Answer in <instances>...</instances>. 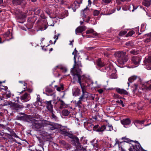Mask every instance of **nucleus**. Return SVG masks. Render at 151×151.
I'll return each instance as SVG.
<instances>
[{
    "instance_id": "41",
    "label": "nucleus",
    "mask_w": 151,
    "mask_h": 151,
    "mask_svg": "<svg viewBox=\"0 0 151 151\" xmlns=\"http://www.w3.org/2000/svg\"><path fill=\"white\" fill-rule=\"evenodd\" d=\"M19 83H23V85L25 87L24 88V91H25L26 90L25 89L27 88V83H26L25 82H24L22 81H19Z\"/></svg>"
},
{
    "instance_id": "10",
    "label": "nucleus",
    "mask_w": 151,
    "mask_h": 151,
    "mask_svg": "<svg viewBox=\"0 0 151 151\" xmlns=\"http://www.w3.org/2000/svg\"><path fill=\"white\" fill-rule=\"evenodd\" d=\"M86 29V27L85 26H80L76 28L75 30L76 34L78 35L79 33H82Z\"/></svg>"
},
{
    "instance_id": "14",
    "label": "nucleus",
    "mask_w": 151,
    "mask_h": 151,
    "mask_svg": "<svg viewBox=\"0 0 151 151\" xmlns=\"http://www.w3.org/2000/svg\"><path fill=\"white\" fill-rule=\"evenodd\" d=\"M121 123L123 124L125 127H126L125 126L131 123V121L128 118L124 119L121 121Z\"/></svg>"
},
{
    "instance_id": "3",
    "label": "nucleus",
    "mask_w": 151,
    "mask_h": 151,
    "mask_svg": "<svg viewBox=\"0 0 151 151\" xmlns=\"http://www.w3.org/2000/svg\"><path fill=\"white\" fill-rule=\"evenodd\" d=\"M32 122V127L36 130H38L42 127L45 126L47 122V121L45 120L37 121L35 119H33Z\"/></svg>"
},
{
    "instance_id": "30",
    "label": "nucleus",
    "mask_w": 151,
    "mask_h": 151,
    "mask_svg": "<svg viewBox=\"0 0 151 151\" xmlns=\"http://www.w3.org/2000/svg\"><path fill=\"white\" fill-rule=\"evenodd\" d=\"M58 101L60 102V107L61 108H63L64 106H65V104L64 102L62 100L59 99L58 100Z\"/></svg>"
},
{
    "instance_id": "1",
    "label": "nucleus",
    "mask_w": 151,
    "mask_h": 151,
    "mask_svg": "<svg viewBox=\"0 0 151 151\" xmlns=\"http://www.w3.org/2000/svg\"><path fill=\"white\" fill-rule=\"evenodd\" d=\"M115 55L118 58V61L121 65H124L128 60L126 52H117L115 53Z\"/></svg>"
},
{
    "instance_id": "34",
    "label": "nucleus",
    "mask_w": 151,
    "mask_h": 151,
    "mask_svg": "<svg viewBox=\"0 0 151 151\" xmlns=\"http://www.w3.org/2000/svg\"><path fill=\"white\" fill-rule=\"evenodd\" d=\"M100 13V11L97 10H95L93 11V15L94 16H98Z\"/></svg>"
},
{
    "instance_id": "16",
    "label": "nucleus",
    "mask_w": 151,
    "mask_h": 151,
    "mask_svg": "<svg viewBox=\"0 0 151 151\" xmlns=\"http://www.w3.org/2000/svg\"><path fill=\"white\" fill-rule=\"evenodd\" d=\"M123 143L122 142H120L117 139L116 140L115 145H118L119 150L121 151H125V149L122 147L121 145Z\"/></svg>"
},
{
    "instance_id": "29",
    "label": "nucleus",
    "mask_w": 151,
    "mask_h": 151,
    "mask_svg": "<svg viewBox=\"0 0 151 151\" xmlns=\"http://www.w3.org/2000/svg\"><path fill=\"white\" fill-rule=\"evenodd\" d=\"M5 93V95L7 98H10L11 96V93L10 91L6 90Z\"/></svg>"
},
{
    "instance_id": "61",
    "label": "nucleus",
    "mask_w": 151,
    "mask_h": 151,
    "mask_svg": "<svg viewBox=\"0 0 151 151\" xmlns=\"http://www.w3.org/2000/svg\"><path fill=\"white\" fill-rule=\"evenodd\" d=\"M146 89L147 90H151V85H150L148 86H147Z\"/></svg>"
},
{
    "instance_id": "45",
    "label": "nucleus",
    "mask_w": 151,
    "mask_h": 151,
    "mask_svg": "<svg viewBox=\"0 0 151 151\" xmlns=\"http://www.w3.org/2000/svg\"><path fill=\"white\" fill-rule=\"evenodd\" d=\"M94 32V30L92 29H91L89 30H87L86 31V33L87 34H89L93 33Z\"/></svg>"
},
{
    "instance_id": "13",
    "label": "nucleus",
    "mask_w": 151,
    "mask_h": 151,
    "mask_svg": "<svg viewBox=\"0 0 151 151\" xmlns=\"http://www.w3.org/2000/svg\"><path fill=\"white\" fill-rule=\"evenodd\" d=\"M116 91L121 94L127 95L128 94V92L126 90L119 88L116 89Z\"/></svg>"
},
{
    "instance_id": "4",
    "label": "nucleus",
    "mask_w": 151,
    "mask_h": 151,
    "mask_svg": "<svg viewBox=\"0 0 151 151\" xmlns=\"http://www.w3.org/2000/svg\"><path fill=\"white\" fill-rule=\"evenodd\" d=\"M82 73V71L81 70H79L76 73H73L71 75L73 76V78L77 77L78 78V82L80 84H82V82L86 81L87 78L83 75L81 76L80 75Z\"/></svg>"
},
{
    "instance_id": "9",
    "label": "nucleus",
    "mask_w": 151,
    "mask_h": 151,
    "mask_svg": "<svg viewBox=\"0 0 151 151\" xmlns=\"http://www.w3.org/2000/svg\"><path fill=\"white\" fill-rule=\"evenodd\" d=\"M52 101H45V104L46 105V107L47 110L51 112L53 111V105L51 104Z\"/></svg>"
},
{
    "instance_id": "54",
    "label": "nucleus",
    "mask_w": 151,
    "mask_h": 151,
    "mask_svg": "<svg viewBox=\"0 0 151 151\" xmlns=\"http://www.w3.org/2000/svg\"><path fill=\"white\" fill-rule=\"evenodd\" d=\"M53 22V20L52 19H50L49 21H48V22H47V23L48 25L50 26H53V25H52V24L50 23V22Z\"/></svg>"
},
{
    "instance_id": "31",
    "label": "nucleus",
    "mask_w": 151,
    "mask_h": 151,
    "mask_svg": "<svg viewBox=\"0 0 151 151\" xmlns=\"http://www.w3.org/2000/svg\"><path fill=\"white\" fill-rule=\"evenodd\" d=\"M92 126H93V130L94 131H96L98 132V130L99 129V125H96L94 126L93 125H92Z\"/></svg>"
},
{
    "instance_id": "18",
    "label": "nucleus",
    "mask_w": 151,
    "mask_h": 151,
    "mask_svg": "<svg viewBox=\"0 0 151 151\" xmlns=\"http://www.w3.org/2000/svg\"><path fill=\"white\" fill-rule=\"evenodd\" d=\"M29 94L27 93H25L21 97V99L23 100V101H26L27 99H28Z\"/></svg>"
},
{
    "instance_id": "39",
    "label": "nucleus",
    "mask_w": 151,
    "mask_h": 151,
    "mask_svg": "<svg viewBox=\"0 0 151 151\" xmlns=\"http://www.w3.org/2000/svg\"><path fill=\"white\" fill-rule=\"evenodd\" d=\"M126 45L128 46L132 47L133 45V44L132 42L129 41L126 43Z\"/></svg>"
},
{
    "instance_id": "60",
    "label": "nucleus",
    "mask_w": 151,
    "mask_h": 151,
    "mask_svg": "<svg viewBox=\"0 0 151 151\" xmlns=\"http://www.w3.org/2000/svg\"><path fill=\"white\" fill-rule=\"evenodd\" d=\"M98 91L100 93H101L103 92L104 90L102 89H100L98 90Z\"/></svg>"
},
{
    "instance_id": "6",
    "label": "nucleus",
    "mask_w": 151,
    "mask_h": 151,
    "mask_svg": "<svg viewBox=\"0 0 151 151\" xmlns=\"http://www.w3.org/2000/svg\"><path fill=\"white\" fill-rule=\"evenodd\" d=\"M88 96V93H82V94L79 98V100L77 102V105H79L82 104V102L86 101Z\"/></svg>"
},
{
    "instance_id": "48",
    "label": "nucleus",
    "mask_w": 151,
    "mask_h": 151,
    "mask_svg": "<svg viewBox=\"0 0 151 151\" xmlns=\"http://www.w3.org/2000/svg\"><path fill=\"white\" fill-rule=\"evenodd\" d=\"M95 47H86V49L88 50H92L95 48Z\"/></svg>"
},
{
    "instance_id": "63",
    "label": "nucleus",
    "mask_w": 151,
    "mask_h": 151,
    "mask_svg": "<svg viewBox=\"0 0 151 151\" xmlns=\"http://www.w3.org/2000/svg\"><path fill=\"white\" fill-rule=\"evenodd\" d=\"M120 102H121V103H120L121 104L122 106L123 107H124V105L123 104V101L122 100L121 101H120Z\"/></svg>"
},
{
    "instance_id": "15",
    "label": "nucleus",
    "mask_w": 151,
    "mask_h": 151,
    "mask_svg": "<svg viewBox=\"0 0 151 151\" xmlns=\"http://www.w3.org/2000/svg\"><path fill=\"white\" fill-rule=\"evenodd\" d=\"M103 68H101V69H99L101 71L103 72H105L106 70V69H108V74H109V75H110V73H111L112 72V70L111 67H108L107 66V67L106 68V66H104L102 67Z\"/></svg>"
},
{
    "instance_id": "20",
    "label": "nucleus",
    "mask_w": 151,
    "mask_h": 151,
    "mask_svg": "<svg viewBox=\"0 0 151 151\" xmlns=\"http://www.w3.org/2000/svg\"><path fill=\"white\" fill-rule=\"evenodd\" d=\"M151 0H144L142 2V4L145 6L148 7L151 3Z\"/></svg>"
},
{
    "instance_id": "62",
    "label": "nucleus",
    "mask_w": 151,
    "mask_h": 151,
    "mask_svg": "<svg viewBox=\"0 0 151 151\" xmlns=\"http://www.w3.org/2000/svg\"><path fill=\"white\" fill-rule=\"evenodd\" d=\"M114 97L115 98H119V96L117 94H114Z\"/></svg>"
},
{
    "instance_id": "52",
    "label": "nucleus",
    "mask_w": 151,
    "mask_h": 151,
    "mask_svg": "<svg viewBox=\"0 0 151 151\" xmlns=\"http://www.w3.org/2000/svg\"><path fill=\"white\" fill-rule=\"evenodd\" d=\"M78 52L76 50V48H75L74 49V51L73 52L72 54L74 55V56H75V58H76V54Z\"/></svg>"
},
{
    "instance_id": "49",
    "label": "nucleus",
    "mask_w": 151,
    "mask_h": 151,
    "mask_svg": "<svg viewBox=\"0 0 151 151\" xmlns=\"http://www.w3.org/2000/svg\"><path fill=\"white\" fill-rule=\"evenodd\" d=\"M112 0H103V2L106 4L110 3L111 2Z\"/></svg>"
},
{
    "instance_id": "35",
    "label": "nucleus",
    "mask_w": 151,
    "mask_h": 151,
    "mask_svg": "<svg viewBox=\"0 0 151 151\" xmlns=\"http://www.w3.org/2000/svg\"><path fill=\"white\" fill-rule=\"evenodd\" d=\"M33 26V24L32 22H28L27 24V27L29 29H30Z\"/></svg>"
},
{
    "instance_id": "58",
    "label": "nucleus",
    "mask_w": 151,
    "mask_h": 151,
    "mask_svg": "<svg viewBox=\"0 0 151 151\" xmlns=\"http://www.w3.org/2000/svg\"><path fill=\"white\" fill-rule=\"evenodd\" d=\"M145 122V120H142V121H140L138 120L137 121L138 123H139L140 124H142L144 123Z\"/></svg>"
},
{
    "instance_id": "23",
    "label": "nucleus",
    "mask_w": 151,
    "mask_h": 151,
    "mask_svg": "<svg viewBox=\"0 0 151 151\" xmlns=\"http://www.w3.org/2000/svg\"><path fill=\"white\" fill-rule=\"evenodd\" d=\"M140 147V145L139 144L134 145L133 147L134 151H139Z\"/></svg>"
},
{
    "instance_id": "40",
    "label": "nucleus",
    "mask_w": 151,
    "mask_h": 151,
    "mask_svg": "<svg viewBox=\"0 0 151 151\" xmlns=\"http://www.w3.org/2000/svg\"><path fill=\"white\" fill-rule=\"evenodd\" d=\"M57 90L59 91H60L61 90H63V84H61L60 87H57L56 88Z\"/></svg>"
},
{
    "instance_id": "64",
    "label": "nucleus",
    "mask_w": 151,
    "mask_h": 151,
    "mask_svg": "<svg viewBox=\"0 0 151 151\" xmlns=\"http://www.w3.org/2000/svg\"><path fill=\"white\" fill-rule=\"evenodd\" d=\"M145 35H147V36L151 37V32L148 34H146Z\"/></svg>"
},
{
    "instance_id": "5",
    "label": "nucleus",
    "mask_w": 151,
    "mask_h": 151,
    "mask_svg": "<svg viewBox=\"0 0 151 151\" xmlns=\"http://www.w3.org/2000/svg\"><path fill=\"white\" fill-rule=\"evenodd\" d=\"M73 59L74 60V64L73 68H72L70 70L71 74H73V73H76L79 70H81V69H79V68L80 67H82L81 63L80 62H76L75 56L74 57Z\"/></svg>"
},
{
    "instance_id": "8",
    "label": "nucleus",
    "mask_w": 151,
    "mask_h": 151,
    "mask_svg": "<svg viewBox=\"0 0 151 151\" xmlns=\"http://www.w3.org/2000/svg\"><path fill=\"white\" fill-rule=\"evenodd\" d=\"M45 91L46 92L48 93L46 95L48 96H52L53 99L54 100L56 97L55 93V92L49 86H47L45 88Z\"/></svg>"
},
{
    "instance_id": "53",
    "label": "nucleus",
    "mask_w": 151,
    "mask_h": 151,
    "mask_svg": "<svg viewBox=\"0 0 151 151\" xmlns=\"http://www.w3.org/2000/svg\"><path fill=\"white\" fill-rule=\"evenodd\" d=\"M151 41V38L150 37L148 38L145 40V42H148Z\"/></svg>"
},
{
    "instance_id": "36",
    "label": "nucleus",
    "mask_w": 151,
    "mask_h": 151,
    "mask_svg": "<svg viewBox=\"0 0 151 151\" xmlns=\"http://www.w3.org/2000/svg\"><path fill=\"white\" fill-rule=\"evenodd\" d=\"M41 11V10L40 9H36L34 11L36 15H39Z\"/></svg>"
},
{
    "instance_id": "51",
    "label": "nucleus",
    "mask_w": 151,
    "mask_h": 151,
    "mask_svg": "<svg viewBox=\"0 0 151 151\" xmlns=\"http://www.w3.org/2000/svg\"><path fill=\"white\" fill-rule=\"evenodd\" d=\"M51 113L52 114V118L55 120H56L57 119V116L53 113V111Z\"/></svg>"
},
{
    "instance_id": "32",
    "label": "nucleus",
    "mask_w": 151,
    "mask_h": 151,
    "mask_svg": "<svg viewBox=\"0 0 151 151\" xmlns=\"http://www.w3.org/2000/svg\"><path fill=\"white\" fill-rule=\"evenodd\" d=\"M135 32L133 30H132L129 31L127 35V37H128L129 36H132L134 34Z\"/></svg>"
},
{
    "instance_id": "22",
    "label": "nucleus",
    "mask_w": 151,
    "mask_h": 151,
    "mask_svg": "<svg viewBox=\"0 0 151 151\" xmlns=\"http://www.w3.org/2000/svg\"><path fill=\"white\" fill-rule=\"evenodd\" d=\"M12 2L13 4L16 5L20 4L22 3L21 0H13Z\"/></svg>"
},
{
    "instance_id": "55",
    "label": "nucleus",
    "mask_w": 151,
    "mask_h": 151,
    "mask_svg": "<svg viewBox=\"0 0 151 151\" xmlns=\"http://www.w3.org/2000/svg\"><path fill=\"white\" fill-rule=\"evenodd\" d=\"M25 117L24 116H22L18 117H17V119L19 120H22L24 119H25Z\"/></svg>"
},
{
    "instance_id": "43",
    "label": "nucleus",
    "mask_w": 151,
    "mask_h": 151,
    "mask_svg": "<svg viewBox=\"0 0 151 151\" xmlns=\"http://www.w3.org/2000/svg\"><path fill=\"white\" fill-rule=\"evenodd\" d=\"M14 106L16 108L22 109L23 108V106L22 105H19L18 104H14Z\"/></svg>"
},
{
    "instance_id": "7",
    "label": "nucleus",
    "mask_w": 151,
    "mask_h": 151,
    "mask_svg": "<svg viewBox=\"0 0 151 151\" xmlns=\"http://www.w3.org/2000/svg\"><path fill=\"white\" fill-rule=\"evenodd\" d=\"M72 141L77 149L83 150V151H84L85 149L82 146L81 144L79 142V140L78 137H73Z\"/></svg>"
},
{
    "instance_id": "47",
    "label": "nucleus",
    "mask_w": 151,
    "mask_h": 151,
    "mask_svg": "<svg viewBox=\"0 0 151 151\" xmlns=\"http://www.w3.org/2000/svg\"><path fill=\"white\" fill-rule=\"evenodd\" d=\"M127 33V32L126 31H121L119 33V35L122 36L125 35Z\"/></svg>"
},
{
    "instance_id": "33",
    "label": "nucleus",
    "mask_w": 151,
    "mask_h": 151,
    "mask_svg": "<svg viewBox=\"0 0 151 151\" xmlns=\"http://www.w3.org/2000/svg\"><path fill=\"white\" fill-rule=\"evenodd\" d=\"M130 52L133 55H136L138 54V51L134 50H132Z\"/></svg>"
},
{
    "instance_id": "56",
    "label": "nucleus",
    "mask_w": 151,
    "mask_h": 151,
    "mask_svg": "<svg viewBox=\"0 0 151 151\" xmlns=\"http://www.w3.org/2000/svg\"><path fill=\"white\" fill-rule=\"evenodd\" d=\"M131 7H132V8H133V9L132 10V12H133L134 11V10H135V9H136L137 8V7H134V5H132L131 6H130V9L131 8Z\"/></svg>"
},
{
    "instance_id": "17",
    "label": "nucleus",
    "mask_w": 151,
    "mask_h": 151,
    "mask_svg": "<svg viewBox=\"0 0 151 151\" xmlns=\"http://www.w3.org/2000/svg\"><path fill=\"white\" fill-rule=\"evenodd\" d=\"M47 124H46L45 126H46L50 129L53 130L56 128V127L55 125L52 124H49L48 122L47 121Z\"/></svg>"
},
{
    "instance_id": "27",
    "label": "nucleus",
    "mask_w": 151,
    "mask_h": 151,
    "mask_svg": "<svg viewBox=\"0 0 151 151\" xmlns=\"http://www.w3.org/2000/svg\"><path fill=\"white\" fill-rule=\"evenodd\" d=\"M37 103L38 104H39L40 106H41L42 105V103L40 101L41 100L39 95L37 96Z\"/></svg>"
},
{
    "instance_id": "21",
    "label": "nucleus",
    "mask_w": 151,
    "mask_h": 151,
    "mask_svg": "<svg viewBox=\"0 0 151 151\" xmlns=\"http://www.w3.org/2000/svg\"><path fill=\"white\" fill-rule=\"evenodd\" d=\"M144 62L146 64L151 63V56L148 57L147 58H146Z\"/></svg>"
},
{
    "instance_id": "26",
    "label": "nucleus",
    "mask_w": 151,
    "mask_h": 151,
    "mask_svg": "<svg viewBox=\"0 0 151 151\" xmlns=\"http://www.w3.org/2000/svg\"><path fill=\"white\" fill-rule=\"evenodd\" d=\"M69 114V112L68 110L64 109L63 110L62 114L63 116H67Z\"/></svg>"
},
{
    "instance_id": "25",
    "label": "nucleus",
    "mask_w": 151,
    "mask_h": 151,
    "mask_svg": "<svg viewBox=\"0 0 151 151\" xmlns=\"http://www.w3.org/2000/svg\"><path fill=\"white\" fill-rule=\"evenodd\" d=\"M106 129V126L105 125H101V127H99L98 130L99 132H102L104 131Z\"/></svg>"
},
{
    "instance_id": "50",
    "label": "nucleus",
    "mask_w": 151,
    "mask_h": 151,
    "mask_svg": "<svg viewBox=\"0 0 151 151\" xmlns=\"http://www.w3.org/2000/svg\"><path fill=\"white\" fill-rule=\"evenodd\" d=\"M58 2L60 4H63L65 1V0H57Z\"/></svg>"
},
{
    "instance_id": "42",
    "label": "nucleus",
    "mask_w": 151,
    "mask_h": 151,
    "mask_svg": "<svg viewBox=\"0 0 151 151\" xmlns=\"http://www.w3.org/2000/svg\"><path fill=\"white\" fill-rule=\"evenodd\" d=\"M2 82H0V88L2 89H4L5 91L7 90L8 87L7 86L4 87L1 85Z\"/></svg>"
},
{
    "instance_id": "44",
    "label": "nucleus",
    "mask_w": 151,
    "mask_h": 151,
    "mask_svg": "<svg viewBox=\"0 0 151 151\" xmlns=\"http://www.w3.org/2000/svg\"><path fill=\"white\" fill-rule=\"evenodd\" d=\"M60 35L59 34H58L57 35H55L54 37V38L55 39V40L54 41V44H55L56 41V40H58V38L59 36Z\"/></svg>"
},
{
    "instance_id": "2",
    "label": "nucleus",
    "mask_w": 151,
    "mask_h": 151,
    "mask_svg": "<svg viewBox=\"0 0 151 151\" xmlns=\"http://www.w3.org/2000/svg\"><path fill=\"white\" fill-rule=\"evenodd\" d=\"M137 79L138 81V83L137 84L135 83L134 85L135 86V89H136L137 87H141L142 86L144 85V84L142 82V80L139 77L135 76H131L128 79L129 82H128V86L129 85V83L133 82L134 81Z\"/></svg>"
},
{
    "instance_id": "28",
    "label": "nucleus",
    "mask_w": 151,
    "mask_h": 151,
    "mask_svg": "<svg viewBox=\"0 0 151 151\" xmlns=\"http://www.w3.org/2000/svg\"><path fill=\"white\" fill-rule=\"evenodd\" d=\"M59 132L62 134L67 135L68 133L67 130L65 129H60Z\"/></svg>"
},
{
    "instance_id": "46",
    "label": "nucleus",
    "mask_w": 151,
    "mask_h": 151,
    "mask_svg": "<svg viewBox=\"0 0 151 151\" xmlns=\"http://www.w3.org/2000/svg\"><path fill=\"white\" fill-rule=\"evenodd\" d=\"M122 139L124 140V142H129L131 141L129 139L125 137H123Z\"/></svg>"
},
{
    "instance_id": "19",
    "label": "nucleus",
    "mask_w": 151,
    "mask_h": 151,
    "mask_svg": "<svg viewBox=\"0 0 151 151\" xmlns=\"http://www.w3.org/2000/svg\"><path fill=\"white\" fill-rule=\"evenodd\" d=\"M80 85L81 88L82 93H88L87 91V86L84 85L83 83Z\"/></svg>"
},
{
    "instance_id": "12",
    "label": "nucleus",
    "mask_w": 151,
    "mask_h": 151,
    "mask_svg": "<svg viewBox=\"0 0 151 151\" xmlns=\"http://www.w3.org/2000/svg\"><path fill=\"white\" fill-rule=\"evenodd\" d=\"M141 58L138 56L133 57L132 58V61L133 63L135 65H137L139 64L141 60Z\"/></svg>"
},
{
    "instance_id": "37",
    "label": "nucleus",
    "mask_w": 151,
    "mask_h": 151,
    "mask_svg": "<svg viewBox=\"0 0 151 151\" xmlns=\"http://www.w3.org/2000/svg\"><path fill=\"white\" fill-rule=\"evenodd\" d=\"M12 98L13 99V100L14 101H15V102L17 101V102H19V97H16V99L14 97V94H12Z\"/></svg>"
},
{
    "instance_id": "24",
    "label": "nucleus",
    "mask_w": 151,
    "mask_h": 151,
    "mask_svg": "<svg viewBox=\"0 0 151 151\" xmlns=\"http://www.w3.org/2000/svg\"><path fill=\"white\" fill-rule=\"evenodd\" d=\"M105 129L106 131H111L113 129V127L111 125H108L106 126Z\"/></svg>"
},
{
    "instance_id": "38",
    "label": "nucleus",
    "mask_w": 151,
    "mask_h": 151,
    "mask_svg": "<svg viewBox=\"0 0 151 151\" xmlns=\"http://www.w3.org/2000/svg\"><path fill=\"white\" fill-rule=\"evenodd\" d=\"M111 78H116L117 77V75L115 73H113L110 75Z\"/></svg>"
},
{
    "instance_id": "57",
    "label": "nucleus",
    "mask_w": 151,
    "mask_h": 151,
    "mask_svg": "<svg viewBox=\"0 0 151 151\" xmlns=\"http://www.w3.org/2000/svg\"><path fill=\"white\" fill-rule=\"evenodd\" d=\"M40 17L43 19H45V17L44 14L42 12L40 15Z\"/></svg>"
},
{
    "instance_id": "59",
    "label": "nucleus",
    "mask_w": 151,
    "mask_h": 151,
    "mask_svg": "<svg viewBox=\"0 0 151 151\" xmlns=\"http://www.w3.org/2000/svg\"><path fill=\"white\" fill-rule=\"evenodd\" d=\"M146 68L148 70H151V65H148L146 66Z\"/></svg>"
},
{
    "instance_id": "11",
    "label": "nucleus",
    "mask_w": 151,
    "mask_h": 151,
    "mask_svg": "<svg viewBox=\"0 0 151 151\" xmlns=\"http://www.w3.org/2000/svg\"><path fill=\"white\" fill-rule=\"evenodd\" d=\"M96 65L97 68L99 69H101L105 65L104 62L102 61L100 58H99L96 61Z\"/></svg>"
}]
</instances>
